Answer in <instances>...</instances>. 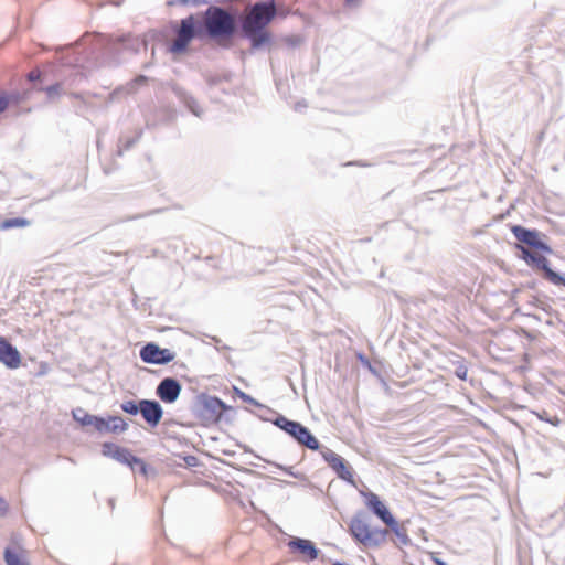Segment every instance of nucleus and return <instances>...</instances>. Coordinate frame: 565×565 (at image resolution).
Wrapping results in <instances>:
<instances>
[{"label":"nucleus","instance_id":"1","mask_svg":"<svg viewBox=\"0 0 565 565\" xmlns=\"http://www.w3.org/2000/svg\"><path fill=\"white\" fill-rule=\"evenodd\" d=\"M276 15L274 1L254 4L242 20V30L250 42L253 49H258L269 42L270 34L265 28Z\"/></svg>","mask_w":565,"mask_h":565},{"label":"nucleus","instance_id":"2","mask_svg":"<svg viewBox=\"0 0 565 565\" xmlns=\"http://www.w3.org/2000/svg\"><path fill=\"white\" fill-rule=\"evenodd\" d=\"M349 532L356 542L365 547H379L385 543L388 535V530L373 527L370 518L362 512L351 519Z\"/></svg>","mask_w":565,"mask_h":565},{"label":"nucleus","instance_id":"3","mask_svg":"<svg viewBox=\"0 0 565 565\" xmlns=\"http://www.w3.org/2000/svg\"><path fill=\"white\" fill-rule=\"evenodd\" d=\"M204 26L212 39L228 40L235 32V19L222 8L210 7L204 14Z\"/></svg>","mask_w":565,"mask_h":565},{"label":"nucleus","instance_id":"4","mask_svg":"<svg viewBox=\"0 0 565 565\" xmlns=\"http://www.w3.org/2000/svg\"><path fill=\"white\" fill-rule=\"evenodd\" d=\"M174 31L175 39L172 41L169 49L173 54L185 53L189 49L190 42L194 38L201 36L202 33L200 21L193 14L182 19Z\"/></svg>","mask_w":565,"mask_h":565},{"label":"nucleus","instance_id":"5","mask_svg":"<svg viewBox=\"0 0 565 565\" xmlns=\"http://www.w3.org/2000/svg\"><path fill=\"white\" fill-rule=\"evenodd\" d=\"M276 424L286 433L291 435L299 444L311 450H317L319 448L318 439L300 423L281 417L277 419Z\"/></svg>","mask_w":565,"mask_h":565},{"label":"nucleus","instance_id":"6","mask_svg":"<svg viewBox=\"0 0 565 565\" xmlns=\"http://www.w3.org/2000/svg\"><path fill=\"white\" fill-rule=\"evenodd\" d=\"M518 248H520L522 253V258L526 262V264L543 270L544 277L548 281H551L554 285L565 286V278L559 276L557 273H555L548 267V260L546 259V257H544L541 254L530 252L527 248L521 245H518Z\"/></svg>","mask_w":565,"mask_h":565},{"label":"nucleus","instance_id":"7","mask_svg":"<svg viewBox=\"0 0 565 565\" xmlns=\"http://www.w3.org/2000/svg\"><path fill=\"white\" fill-rule=\"evenodd\" d=\"M140 358L146 363L166 364L173 361L175 354L169 349H161L156 343H148L141 348Z\"/></svg>","mask_w":565,"mask_h":565},{"label":"nucleus","instance_id":"8","mask_svg":"<svg viewBox=\"0 0 565 565\" xmlns=\"http://www.w3.org/2000/svg\"><path fill=\"white\" fill-rule=\"evenodd\" d=\"M288 548L297 554L302 561H313L318 557L319 551L310 540L292 539L288 542Z\"/></svg>","mask_w":565,"mask_h":565},{"label":"nucleus","instance_id":"9","mask_svg":"<svg viewBox=\"0 0 565 565\" xmlns=\"http://www.w3.org/2000/svg\"><path fill=\"white\" fill-rule=\"evenodd\" d=\"M156 393L162 402L172 404L181 393V385L175 379L166 377L159 383Z\"/></svg>","mask_w":565,"mask_h":565},{"label":"nucleus","instance_id":"10","mask_svg":"<svg viewBox=\"0 0 565 565\" xmlns=\"http://www.w3.org/2000/svg\"><path fill=\"white\" fill-rule=\"evenodd\" d=\"M511 231L519 242L545 252H551L550 247L540 241L536 231L527 230L521 225L512 226Z\"/></svg>","mask_w":565,"mask_h":565},{"label":"nucleus","instance_id":"11","mask_svg":"<svg viewBox=\"0 0 565 565\" xmlns=\"http://www.w3.org/2000/svg\"><path fill=\"white\" fill-rule=\"evenodd\" d=\"M0 362L9 369H18L22 362L20 352L6 338L1 335Z\"/></svg>","mask_w":565,"mask_h":565},{"label":"nucleus","instance_id":"12","mask_svg":"<svg viewBox=\"0 0 565 565\" xmlns=\"http://www.w3.org/2000/svg\"><path fill=\"white\" fill-rule=\"evenodd\" d=\"M140 413L147 424L151 427L158 426L163 416V411L160 404L156 401L149 399H141Z\"/></svg>","mask_w":565,"mask_h":565},{"label":"nucleus","instance_id":"13","mask_svg":"<svg viewBox=\"0 0 565 565\" xmlns=\"http://www.w3.org/2000/svg\"><path fill=\"white\" fill-rule=\"evenodd\" d=\"M365 498L366 507L372 510L384 523H393V515L380 500L379 495L373 492H362Z\"/></svg>","mask_w":565,"mask_h":565},{"label":"nucleus","instance_id":"14","mask_svg":"<svg viewBox=\"0 0 565 565\" xmlns=\"http://www.w3.org/2000/svg\"><path fill=\"white\" fill-rule=\"evenodd\" d=\"M95 429L99 433H124L128 428V424L119 416H109L108 418L98 417Z\"/></svg>","mask_w":565,"mask_h":565},{"label":"nucleus","instance_id":"15","mask_svg":"<svg viewBox=\"0 0 565 565\" xmlns=\"http://www.w3.org/2000/svg\"><path fill=\"white\" fill-rule=\"evenodd\" d=\"M103 454L130 466L137 461V458L128 449L118 447L111 443H105L103 445Z\"/></svg>","mask_w":565,"mask_h":565},{"label":"nucleus","instance_id":"16","mask_svg":"<svg viewBox=\"0 0 565 565\" xmlns=\"http://www.w3.org/2000/svg\"><path fill=\"white\" fill-rule=\"evenodd\" d=\"M4 561L7 565H30L25 550L18 545L6 548Z\"/></svg>","mask_w":565,"mask_h":565},{"label":"nucleus","instance_id":"17","mask_svg":"<svg viewBox=\"0 0 565 565\" xmlns=\"http://www.w3.org/2000/svg\"><path fill=\"white\" fill-rule=\"evenodd\" d=\"M330 466L332 469L338 473V476L349 482H353V473L351 471V468L348 466L345 460L339 456L333 455L330 460Z\"/></svg>","mask_w":565,"mask_h":565},{"label":"nucleus","instance_id":"18","mask_svg":"<svg viewBox=\"0 0 565 565\" xmlns=\"http://www.w3.org/2000/svg\"><path fill=\"white\" fill-rule=\"evenodd\" d=\"M31 222L23 217L7 218L0 224L2 231H7L13 227H26Z\"/></svg>","mask_w":565,"mask_h":565},{"label":"nucleus","instance_id":"19","mask_svg":"<svg viewBox=\"0 0 565 565\" xmlns=\"http://www.w3.org/2000/svg\"><path fill=\"white\" fill-rule=\"evenodd\" d=\"M404 544L408 543L409 539L406 529L401 525L393 516V523H385Z\"/></svg>","mask_w":565,"mask_h":565},{"label":"nucleus","instance_id":"20","mask_svg":"<svg viewBox=\"0 0 565 565\" xmlns=\"http://www.w3.org/2000/svg\"><path fill=\"white\" fill-rule=\"evenodd\" d=\"M81 412L83 413V416H78L75 412L73 413L74 419L76 422L81 423V425H83V426L92 425L95 427V424H96L95 419H97L98 417L87 414V413H84L83 411H81Z\"/></svg>","mask_w":565,"mask_h":565},{"label":"nucleus","instance_id":"21","mask_svg":"<svg viewBox=\"0 0 565 565\" xmlns=\"http://www.w3.org/2000/svg\"><path fill=\"white\" fill-rule=\"evenodd\" d=\"M141 408V401L139 404H137L134 401H127L121 404V409L128 414L136 415L138 412H140Z\"/></svg>","mask_w":565,"mask_h":565},{"label":"nucleus","instance_id":"22","mask_svg":"<svg viewBox=\"0 0 565 565\" xmlns=\"http://www.w3.org/2000/svg\"><path fill=\"white\" fill-rule=\"evenodd\" d=\"M10 102V97L7 94L0 93V115L8 109Z\"/></svg>","mask_w":565,"mask_h":565},{"label":"nucleus","instance_id":"23","mask_svg":"<svg viewBox=\"0 0 565 565\" xmlns=\"http://www.w3.org/2000/svg\"><path fill=\"white\" fill-rule=\"evenodd\" d=\"M147 82L148 78L146 76L139 75L131 82V89H136L139 85H145Z\"/></svg>","mask_w":565,"mask_h":565},{"label":"nucleus","instance_id":"24","mask_svg":"<svg viewBox=\"0 0 565 565\" xmlns=\"http://www.w3.org/2000/svg\"><path fill=\"white\" fill-rule=\"evenodd\" d=\"M467 373H468V370L465 365L459 366L456 371V375L461 380L467 379Z\"/></svg>","mask_w":565,"mask_h":565},{"label":"nucleus","instance_id":"25","mask_svg":"<svg viewBox=\"0 0 565 565\" xmlns=\"http://www.w3.org/2000/svg\"><path fill=\"white\" fill-rule=\"evenodd\" d=\"M430 559L435 565H447L444 561H441L436 553H430Z\"/></svg>","mask_w":565,"mask_h":565},{"label":"nucleus","instance_id":"26","mask_svg":"<svg viewBox=\"0 0 565 565\" xmlns=\"http://www.w3.org/2000/svg\"><path fill=\"white\" fill-rule=\"evenodd\" d=\"M7 512H8V504L2 498H0V516L4 515Z\"/></svg>","mask_w":565,"mask_h":565},{"label":"nucleus","instance_id":"27","mask_svg":"<svg viewBox=\"0 0 565 565\" xmlns=\"http://www.w3.org/2000/svg\"><path fill=\"white\" fill-rule=\"evenodd\" d=\"M39 76H40V73H39L38 71H32V72H30V74H29V78H30L31 81H33V79H35V78H39Z\"/></svg>","mask_w":565,"mask_h":565}]
</instances>
